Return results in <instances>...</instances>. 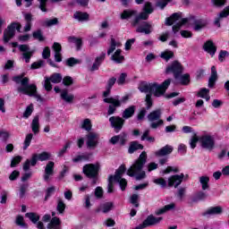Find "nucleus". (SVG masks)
Listing matches in <instances>:
<instances>
[{"label": "nucleus", "instance_id": "1", "mask_svg": "<svg viewBox=\"0 0 229 229\" xmlns=\"http://www.w3.org/2000/svg\"><path fill=\"white\" fill-rule=\"evenodd\" d=\"M174 22L178 23L173 26ZM188 22L193 24L194 31H201V30L207 28V24H208L205 19H195L194 17L182 18V13H174L170 17L165 19V25L173 26L174 33L180 31L182 26L188 24Z\"/></svg>", "mask_w": 229, "mask_h": 229}, {"label": "nucleus", "instance_id": "2", "mask_svg": "<svg viewBox=\"0 0 229 229\" xmlns=\"http://www.w3.org/2000/svg\"><path fill=\"white\" fill-rule=\"evenodd\" d=\"M13 81H15L18 86L17 91L20 94L35 98L37 101H42V97L37 94V85L30 84V78L24 77V75H18L13 78Z\"/></svg>", "mask_w": 229, "mask_h": 229}, {"label": "nucleus", "instance_id": "3", "mask_svg": "<svg viewBox=\"0 0 229 229\" xmlns=\"http://www.w3.org/2000/svg\"><path fill=\"white\" fill-rule=\"evenodd\" d=\"M148 160V154L143 151L134 164L127 170L128 176H135L136 180L140 181L146 178V172L143 171L144 165Z\"/></svg>", "mask_w": 229, "mask_h": 229}, {"label": "nucleus", "instance_id": "4", "mask_svg": "<svg viewBox=\"0 0 229 229\" xmlns=\"http://www.w3.org/2000/svg\"><path fill=\"white\" fill-rule=\"evenodd\" d=\"M169 85H171V79L165 80L162 84L157 82L143 84L140 86V90L145 94H152L155 98H161L165 94V90L169 89Z\"/></svg>", "mask_w": 229, "mask_h": 229}, {"label": "nucleus", "instance_id": "5", "mask_svg": "<svg viewBox=\"0 0 229 229\" xmlns=\"http://www.w3.org/2000/svg\"><path fill=\"white\" fill-rule=\"evenodd\" d=\"M12 47H18L19 51L21 53V58L24 60L25 64H30L33 55H35V50L30 48V45H19L17 42L11 43Z\"/></svg>", "mask_w": 229, "mask_h": 229}, {"label": "nucleus", "instance_id": "6", "mask_svg": "<svg viewBox=\"0 0 229 229\" xmlns=\"http://www.w3.org/2000/svg\"><path fill=\"white\" fill-rule=\"evenodd\" d=\"M147 117L148 122L151 123L150 128H152V130H157L158 126L164 125V120L160 119L162 117V110L160 109L150 112Z\"/></svg>", "mask_w": 229, "mask_h": 229}, {"label": "nucleus", "instance_id": "7", "mask_svg": "<svg viewBox=\"0 0 229 229\" xmlns=\"http://www.w3.org/2000/svg\"><path fill=\"white\" fill-rule=\"evenodd\" d=\"M199 143L203 149L212 151L216 148V138L211 134H204L199 137Z\"/></svg>", "mask_w": 229, "mask_h": 229}, {"label": "nucleus", "instance_id": "8", "mask_svg": "<svg viewBox=\"0 0 229 229\" xmlns=\"http://www.w3.org/2000/svg\"><path fill=\"white\" fill-rule=\"evenodd\" d=\"M124 173H126V166L124 165H121L115 171L114 176H113L114 182L119 183L121 191H126V185H128L126 179L123 178V174Z\"/></svg>", "mask_w": 229, "mask_h": 229}, {"label": "nucleus", "instance_id": "9", "mask_svg": "<svg viewBox=\"0 0 229 229\" xmlns=\"http://www.w3.org/2000/svg\"><path fill=\"white\" fill-rule=\"evenodd\" d=\"M22 25L19 22H13L8 27L7 30L4 31V42L8 43L13 37H15V30L21 31Z\"/></svg>", "mask_w": 229, "mask_h": 229}, {"label": "nucleus", "instance_id": "10", "mask_svg": "<svg viewBox=\"0 0 229 229\" xmlns=\"http://www.w3.org/2000/svg\"><path fill=\"white\" fill-rule=\"evenodd\" d=\"M165 72L166 74H174L175 80H178L182 72H183V66L178 61H174L166 67Z\"/></svg>", "mask_w": 229, "mask_h": 229}, {"label": "nucleus", "instance_id": "11", "mask_svg": "<svg viewBox=\"0 0 229 229\" xmlns=\"http://www.w3.org/2000/svg\"><path fill=\"white\" fill-rule=\"evenodd\" d=\"M104 103L110 104L107 110V115H113V114H115V110L121 106V100H119V96L114 98H104Z\"/></svg>", "mask_w": 229, "mask_h": 229}, {"label": "nucleus", "instance_id": "12", "mask_svg": "<svg viewBox=\"0 0 229 229\" xmlns=\"http://www.w3.org/2000/svg\"><path fill=\"white\" fill-rule=\"evenodd\" d=\"M86 144L89 149H95L99 140V134L98 132H89L86 136Z\"/></svg>", "mask_w": 229, "mask_h": 229}, {"label": "nucleus", "instance_id": "13", "mask_svg": "<svg viewBox=\"0 0 229 229\" xmlns=\"http://www.w3.org/2000/svg\"><path fill=\"white\" fill-rule=\"evenodd\" d=\"M183 178L184 180H187V178H189V174L185 175L181 174L180 175L176 174L170 176L168 178V187H174L176 189V187L182 184Z\"/></svg>", "mask_w": 229, "mask_h": 229}, {"label": "nucleus", "instance_id": "14", "mask_svg": "<svg viewBox=\"0 0 229 229\" xmlns=\"http://www.w3.org/2000/svg\"><path fill=\"white\" fill-rule=\"evenodd\" d=\"M137 26V33H144V35H151L153 33V24L148 21L140 22Z\"/></svg>", "mask_w": 229, "mask_h": 229}, {"label": "nucleus", "instance_id": "15", "mask_svg": "<svg viewBox=\"0 0 229 229\" xmlns=\"http://www.w3.org/2000/svg\"><path fill=\"white\" fill-rule=\"evenodd\" d=\"M98 171H99V165H98L89 164L83 166V173L88 178H96Z\"/></svg>", "mask_w": 229, "mask_h": 229}, {"label": "nucleus", "instance_id": "16", "mask_svg": "<svg viewBox=\"0 0 229 229\" xmlns=\"http://www.w3.org/2000/svg\"><path fill=\"white\" fill-rule=\"evenodd\" d=\"M109 123L112 126V128H114L115 131H121L123 130V126L124 124V119L119 117V116H111L109 118Z\"/></svg>", "mask_w": 229, "mask_h": 229}, {"label": "nucleus", "instance_id": "17", "mask_svg": "<svg viewBox=\"0 0 229 229\" xmlns=\"http://www.w3.org/2000/svg\"><path fill=\"white\" fill-rule=\"evenodd\" d=\"M163 217H157L153 215L148 216L142 224H140L142 228H148V226H154V225H158L162 221Z\"/></svg>", "mask_w": 229, "mask_h": 229}, {"label": "nucleus", "instance_id": "18", "mask_svg": "<svg viewBox=\"0 0 229 229\" xmlns=\"http://www.w3.org/2000/svg\"><path fill=\"white\" fill-rule=\"evenodd\" d=\"M53 174H55V162L49 161L45 166V174L43 175V180L45 182H49Z\"/></svg>", "mask_w": 229, "mask_h": 229}, {"label": "nucleus", "instance_id": "19", "mask_svg": "<svg viewBox=\"0 0 229 229\" xmlns=\"http://www.w3.org/2000/svg\"><path fill=\"white\" fill-rule=\"evenodd\" d=\"M51 158V153L49 152H42L41 154H34L31 158V165H37V161L40 160V162H46V160H49Z\"/></svg>", "mask_w": 229, "mask_h": 229}, {"label": "nucleus", "instance_id": "20", "mask_svg": "<svg viewBox=\"0 0 229 229\" xmlns=\"http://www.w3.org/2000/svg\"><path fill=\"white\" fill-rule=\"evenodd\" d=\"M228 15H229V5L226 6L223 11H221L218 13L217 17L215 18V21H214L215 26H216L217 28H221V21H223L224 19H226Z\"/></svg>", "mask_w": 229, "mask_h": 229}, {"label": "nucleus", "instance_id": "21", "mask_svg": "<svg viewBox=\"0 0 229 229\" xmlns=\"http://www.w3.org/2000/svg\"><path fill=\"white\" fill-rule=\"evenodd\" d=\"M174 148L171 145H166L161 148L159 150L155 152V156L157 157H167V155H171L174 151Z\"/></svg>", "mask_w": 229, "mask_h": 229}, {"label": "nucleus", "instance_id": "22", "mask_svg": "<svg viewBox=\"0 0 229 229\" xmlns=\"http://www.w3.org/2000/svg\"><path fill=\"white\" fill-rule=\"evenodd\" d=\"M223 214V208L216 206L208 208L202 216H221Z\"/></svg>", "mask_w": 229, "mask_h": 229}, {"label": "nucleus", "instance_id": "23", "mask_svg": "<svg viewBox=\"0 0 229 229\" xmlns=\"http://www.w3.org/2000/svg\"><path fill=\"white\" fill-rule=\"evenodd\" d=\"M105 54L100 55L99 56H98L95 59L94 64H92V66H89L88 68V71H89L90 72H94V71H98L99 69V66L101 65V64H103V61L105 60Z\"/></svg>", "mask_w": 229, "mask_h": 229}, {"label": "nucleus", "instance_id": "24", "mask_svg": "<svg viewBox=\"0 0 229 229\" xmlns=\"http://www.w3.org/2000/svg\"><path fill=\"white\" fill-rule=\"evenodd\" d=\"M203 49L211 56H214V55H216V51H217V47H216V45H214V42H212V40L207 41L203 46Z\"/></svg>", "mask_w": 229, "mask_h": 229}, {"label": "nucleus", "instance_id": "25", "mask_svg": "<svg viewBox=\"0 0 229 229\" xmlns=\"http://www.w3.org/2000/svg\"><path fill=\"white\" fill-rule=\"evenodd\" d=\"M52 48L55 51V62H62V45L58 42H55Z\"/></svg>", "mask_w": 229, "mask_h": 229}, {"label": "nucleus", "instance_id": "26", "mask_svg": "<svg viewBox=\"0 0 229 229\" xmlns=\"http://www.w3.org/2000/svg\"><path fill=\"white\" fill-rule=\"evenodd\" d=\"M148 19H149V13L143 11L134 18L132 21V26H139L140 21H148Z\"/></svg>", "mask_w": 229, "mask_h": 229}, {"label": "nucleus", "instance_id": "27", "mask_svg": "<svg viewBox=\"0 0 229 229\" xmlns=\"http://www.w3.org/2000/svg\"><path fill=\"white\" fill-rule=\"evenodd\" d=\"M111 60L114 62V64H123V62H124V55H123V50L117 49L111 56Z\"/></svg>", "mask_w": 229, "mask_h": 229}, {"label": "nucleus", "instance_id": "28", "mask_svg": "<svg viewBox=\"0 0 229 229\" xmlns=\"http://www.w3.org/2000/svg\"><path fill=\"white\" fill-rule=\"evenodd\" d=\"M23 17L26 21L23 31L27 33L28 31H31V21H33V15L31 13H23Z\"/></svg>", "mask_w": 229, "mask_h": 229}, {"label": "nucleus", "instance_id": "29", "mask_svg": "<svg viewBox=\"0 0 229 229\" xmlns=\"http://www.w3.org/2000/svg\"><path fill=\"white\" fill-rule=\"evenodd\" d=\"M61 98L64 99L65 103H74V95L69 93L67 89H64L61 91Z\"/></svg>", "mask_w": 229, "mask_h": 229}, {"label": "nucleus", "instance_id": "30", "mask_svg": "<svg viewBox=\"0 0 229 229\" xmlns=\"http://www.w3.org/2000/svg\"><path fill=\"white\" fill-rule=\"evenodd\" d=\"M30 128L32 131L34 132V135H37L40 132V122L38 116H35L32 120V123L30 124Z\"/></svg>", "mask_w": 229, "mask_h": 229}, {"label": "nucleus", "instance_id": "31", "mask_svg": "<svg viewBox=\"0 0 229 229\" xmlns=\"http://www.w3.org/2000/svg\"><path fill=\"white\" fill-rule=\"evenodd\" d=\"M174 208H176V204L170 203L164 208L157 209L156 211V216H162V214H165V212H169V210H174Z\"/></svg>", "mask_w": 229, "mask_h": 229}, {"label": "nucleus", "instance_id": "32", "mask_svg": "<svg viewBox=\"0 0 229 229\" xmlns=\"http://www.w3.org/2000/svg\"><path fill=\"white\" fill-rule=\"evenodd\" d=\"M198 98H202V99H206V101H210V89L202 88L197 92Z\"/></svg>", "mask_w": 229, "mask_h": 229}, {"label": "nucleus", "instance_id": "33", "mask_svg": "<svg viewBox=\"0 0 229 229\" xmlns=\"http://www.w3.org/2000/svg\"><path fill=\"white\" fill-rule=\"evenodd\" d=\"M216 81H217V71H216V66L211 67V76L208 80V87L212 89L214 85L216 84Z\"/></svg>", "mask_w": 229, "mask_h": 229}, {"label": "nucleus", "instance_id": "34", "mask_svg": "<svg viewBox=\"0 0 229 229\" xmlns=\"http://www.w3.org/2000/svg\"><path fill=\"white\" fill-rule=\"evenodd\" d=\"M134 114H135V106H131L123 111L122 117L123 119H130V117H133Z\"/></svg>", "mask_w": 229, "mask_h": 229}, {"label": "nucleus", "instance_id": "35", "mask_svg": "<svg viewBox=\"0 0 229 229\" xmlns=\"http://www.w3.org/2000/svg\"><path fill=\"white\" fill-rule=\"evenodd\" d=\"M116 47H121V42L116 41L114 38H111V43L107 50V55H110L112 53H114Z\"/></svg>", "mask_w": 229, "mask_h": 229}, {"label": "nucleus", "instance_id": "36", "mask_svg": "<svg viewBox=\"0 0 229 229\" xmlns=\"http://www.w3.org/2000/svg\"><path fill=\"white\" fill-rule=\"evenodd\" d=\"M47 229H62V227H60V218L56 216L53 217L47 225Z\"/></svg>", "mask_w": 229, "mask_h": 229}, {"label": "nucleus", "instance_id": "37", "mask_svg": "<svg viewBox=\"0 0 229 229\" xmlns=\"http://www.w3.org/2000/svg\"><path fill=\"white\" fill-rule=\"evenodd\" d=\"M68 41L70 44H74L77 51H80V49H81V46L83 44L81 38H78L76 37H70L68 38Z\"/></svg>", "mask_w": 229, "mask_h": 229}, {"label": "nucleus", "instance_id": "38", "mask_svg": "<svg viewBox=\"0 0 229 229\" xmlns=\"http://www.w3.org/2000/svg\"><path fill=\"white\" fill-rule=\"evenodd\" d=\"M138 149H144V146H142V144H140L138 141H132L129 147V153H135V151H137Z\"/></svg>", "mask_w": 229, "mask_h": 229}, {"label": "nucleus", "instance_id": "39", "mask_svg": "<svg viewBox=\"0 0 229 229\" xmlns=\"http://www.w3.org/2000/svg\"><path fill=\"white\" fill-rule=\"evenodd\" d=\"M73 17L81 22H83V21H89V13H87L77 12L73 14Z\"/></svg>", "mask_w": 229, "mask_h": 229}, {"label": "nucleus", "instance_id": "40", "mask_svg": "<svg viewBox=\"0 0 229 229\" xmlns=\"http://www.w3.org/2000/svg\"><path fill=\"white\" fill-rule=\"evenodd\" d=\"M25 217H28V219H30V221H31V223H33L34 225H37V223H38V221H40V216H38V214L37 213H27L25 215Z\"/></svg>", "mask_w": 229, "mask_h": 229}, {"label": "nucleus", "instance_id": "41", "mask_svg": "<svg viewBox=\"0 0 229 229\" xmlns=\"http://www.w3.org/2000/svg\"><path fill=\"white\" fill-rule=\"evenodd\" d=\"M198 142H199V137L198 136V133L193 132V135L190 140V146L191 149H194L196 148Z\"/></svg>", "mask_w": 229, "mask_h": 229}, {"label": "nucleus", "instance_id": "42", "mask_svg": "<svg viewBox=\"0 0 229 229\" xmlns=\"http://www.w3.org/2000/svg\"><path fill=\"white\" fill-rule=\"evenodd\" d=\"M81 128H82V130H85L86 131H90V130H92V123L90 122V119H85L82 122Z\"/></svg>", "mask_w": 229, "mask_h": 229}, {"label": "nucleus", "instance_id": "43", "mask_svg": "<svg viewBox=\"0 0 229 229\" xmlns=\"http://www.w3.org/2000/svg\"><path fill=\"white\" fill-rule=\"evenodd\" d=\"M31 140H33V134L29 133L26 135L24 142H23V149L26 150L28 148H30L31 144Z\"/></svg>", "mask_w": 229, "mask_h": 229}, {"label": "nucleus", "instance_id": "44", "mask_svg": "<svg viewBox=\"0 0 229 229\" xmlns=\"http://www.w3.org/2000/svg\"><path fill=\"white\" fill-rule=\"evenodd\" d=\"M137 14V11H131V10H125L121 14V19H130L131 17H133V15Z\"/></svg>", "mask_w": 229, "mask_h": 229}, {"label": "nucleus", "instance_id": "45", "mask_svg": "<svg viewBox=\"0 0 229 229\" xmlns=\"http://www.w3.org/2000/svg\"><path fill=\"white\" fill-rule=\"evenodd\" d=\"M113 207L114 204L112 202H106L100 206V208L104 214H108Z\"/></svg>", "mask_w": 229, "mask_h": 229}, {"label": "nucleus", "instance_id": "46", "mask_svg": "<svg viewBox=\"0 0 229 229\" xmlns=\"http://www.w3.org/2000/svg\"><path fill=\"white\" fill-rule=\"evenodd\" d=\"M160 56L163 58V60H165L166 62H169L173 56H174V53L170 50H166L165 52H162Z\"/></svg>", "mask_w": 229, "mask_h": 229}, {"label": "nucleus", "instance_id": "47", "mask_svg": "<svg viewBox=\"0 0 229 229\" xmlns=\"http://www.w3.org/2000/svg\"><path fill=\"white\" fill-rule=\"evenodd\" d=\"M33 38L35 40H38L39 42H44L46 38H44V35L42 34V30H38L32 33Z\"/></svg>", "mask_w": 229, "mask_h": 229}, {"label": "nucleus", "instance_id": "48", "mask_svg": "<svg viewBox=\"0 0 229 229\" xmlns=\"http://www.w3.org/2000/svg\"><path fill=\"white\" fill-rule=\"evenodd\" d=\"M56 210L59 214H64V212H65V203L62 199H58L57 200Z\"/></svg>", "mask_w": 229, "mask_h": 229}, {"label": "nucleus", "instance_id": "49", "mask_svg": "<svg viewBox=\"0 0 229 229\" xmlns=\"http://www.w3.org/2000/svg\"><path fill=\"white\" fill-rule=\"evenodd\" d=\"M56 24H58V18L47 19L44 21V26H47V28H51V26H56Z\"/></svg>", "mask_w": 229, "mask_h": 229}, {"label": "nucleus", "instance_id": "50", "mask_svg": "<svg viewBox=\"0 0 229 229\" xmlns=\"http://www.w3.org/2000/svg\"><path fill=\"white\" fill-rule=\"evenodd\" d=\"M199 182L202 185L203 191H207V189H208V182H210V179L208 176H201Z\"/></svg>", "mask_w": 229, "mask_h": 229}, {"label": "nucleus", "instance_id": "51", "mask_svg": "<svg viewBox=\"0 0 229 229\" xmlns=\"http://www.w3.org/2000/svg\"><path fill=\"white\" fill-rule=\"evenodd\" d=\"M78 64H81V61H80L74 57H71L66 60V65H68V67H74V65H76Z\"/></svg>", "mask_w": 229, "mask_h": 229}, {"label": "nucleus", "instance_id": "52", "mask_svg": "<svg viewBox=\"0 0 229 229\" xmlns=\"http://www.w3.org/2000/svg\"><path fill=\"white\" fill-rule=\"evenodd\" d=\"M48 80L51 81L52 83H60V81H62V75L60 73H54Z\"/></svg>", "mask_w": 229, "mask_h": 229}, {"label": "nucleus", "instance_id": "53", "mask_svg": "<svg viewBox=\"0 0 229 229\" xmlns=\"http://www.w3.org/2000/svg\"><path fill=\"white\" fill-rule=\"evenodd\" d=\"M208 196V195L207 193L199 191L195 195L193 201H202L203 199H207Z\"/></svg>", "mask_w": 229, "mask_h": 229}, {"label": "nucleus", "instance_id": "54", "mask_svg": "<svg viewBox=\"0 0 229 229\" xmlns=\"http://www.w3.org/2000/svg\"><path fill=\"white\" fill-rule=\"evenodd\" d=\"M128 140V134L125 132H122L118 135V142H120L121 146H124L126 144V141Z\"/></svg>", "mask_w": 229, "mask_h": 229}, {"label": "nucleus", "instance_id": "55", "mask_svg": "<svg viewBox=\"0 0 229 229\" xmlns=\"http://www.w3.org/2000/svg\"><path fill=\"white\" fill-rule=\"evenodd\" d=\"M16 225L21 226V228H28V225L24 223V217L22 216H18L16 217Z\"/></svg>", "mask_w": 229, "mask_h": 229}, {"label": "nucleus", "instance_id": "56", "mask_svg": "<svg viewBox=\"0 0 229 229\" xmlns=\"http://www.w3.org/2000/svg\"><path fill=\"white\" fill-rule=\"evenodd\" d=\"M153 182L156 183V185H160V187H163V188L167 187V182L164 178L154 179Z\"/></svg>", "mask_w": 229, "mask_h": 229}, {"label": "nucleus", "instance_id": "57", "mask_svg": "<svg viewBox=\"0 0 229 229\" xmlns=\"http://www.w3.org/2000/svg\"><path fill=\"white\" fill-rule=\"evenodd\" d=\"M145 103H146L147 110H149L151 106H153V99L151 98V94H147L145 98Z\"/></svg>", "mask_w": 229, "mask_h": 229}, {"label": "nucleus", "instance_id": "58", "mask_svg": "<svg viewBox=\"0 0 229 229\" xmlns=\"http://www.w3.org/2000/svg\"><path fill=\"white\" fill-rule=\"evenodd\" d=\"M128 77V74L126 73H121L120 77L118 78V80L116 81V83L118 85H124V83H126V78Z\"/></svg>", "mask_w": 229, "mask_h": 229}, {"label": "nucleus", "instance_id": "59", "mask_svg": "<svg viewBox=\"0 0 229 229\" xmlns=\"http://www.w3.org/2000/svg\"><path fill=\"white\" fill-rule=\"evenodd\" d=\"M21 160H22V157L21 156L14 157L11 162V167H15L18 164H21Z\"/></svg>", "mask_w": 229, "mask_h": 229}, {"label": "nucleus", "instance_id": "60", "mask_svg": "<svg viewBox=\"0 0 229 229\" xmlns=\"http://www.w3.org/2000/svg\"><path fill=\"white\" fill-rule=\"evenodd\" d=\"M189 78H190V75L188 73H186L184 75H180L178 80H180V81L182 85H187V83H189Z\"/></svg>", "mask_w": 229, "mask_h": 229}, {"label": "nucleus", "instance_id": "61", "mask_svg": "<svg viewBox=\"0 0 229 229\" xmlns=\"http://www.w3.org/2000/svg\"><path fill=\"white\" fill-rule=\"evenodd\" d=\"M28 184H21L20 187V198H24L26 191H28Z\"/></svg>", "mask_w": 229, "mask_h": 229}, {"label": "nucleus", "instance_id": "62", "mask_svg": "<svg viewBox=\"0 0 229 229\" xmlns=\"http://www.w3.org/2000/svg\"><path fill=\"white\" fill-rule=\"evenodd\" d=\"M147 169L148 173H151V171H155L157 169H158V164L155 163V162H151L147 165Z\"/></svg>", "mask_w": 229, "mask_h": 229}, {"label": "nucleus", "instance_id": "63", "mask_svg": "<svg viewBox=\"0 0 229 229\" xmlns=\"http://www.w3.org/2000/svg\"><path fill=\"white\" fill-rule=\"evenodd\" d=\"M227 56H229V54L227 51H225V50L220 51L218 55L219 62H223L225 58H227Z\"/></svg>", "mask_w": 229, "mask_h": 229}, {"label": "nucleus", "instance_id": "64", "mask_svg": "<svg viewBox=\"0 0 229 229\" xmlns=\"http://www.w3.org/2000/svg\"><path fill=\"white\" fill-rule=\"evenodd\" d=\"M138 200L139 196L137 194H133L130 199L131 203L134 205L136 208L139 207V202H137Z\"/></svg>", "mask_w": 229, "mask_h": 229}]
</instances>
